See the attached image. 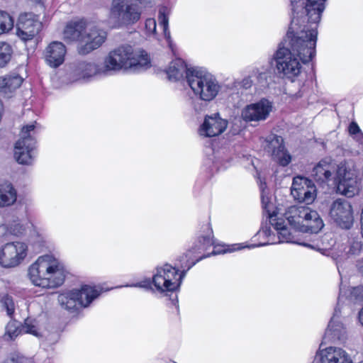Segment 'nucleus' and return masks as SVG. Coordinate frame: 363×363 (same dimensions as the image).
Segmentation results:
<instances>
[{
	"mask_svg": "<svg viewBox=\"0 0 363 363\" xmlns=\"http://www.w3.org/2000/svg\"><path fill=\"white\" fill-rule=\"evenodd\" d=\"M340 313V303H338L325 330V340L333 342H342L347 339V328L342 320Z\"/></svg>",
	"mask_w": 363,
	"mask_h": 363,
	"instance_id": "18",
	"label": "nucleus"
},
{
	"mask_svg": "<svg viewBox=\"0 0 363 363\" xmlns=\"http://www.w3.org/2000/svg\"><path fill=\"white\" fill-rule=\"evenodd\" d=\"M255 77L257 81L258 84L262 87H265L267 86L268 82L267 79L269 77V73L267 72H258L257 71L255 73Z\"/></svg>",
	"mask_w": 363,
	"mask_h": 363,
	"instance_id": "36",
	"label": "nucleus"
},
{
	"mask_svg": "<svg viewBox=\"0 0 363 363\" xmlns=\"http://www.w3.org/2000/svg\"><path fill=\"white\" fill-rule=\"evenodd\" d=\"M16 190L11 183L0 184V207L10 206L16 201Z\"/></svg>",
	"mask_w": 363,
	"mask_h": 363,
	"instance_id": "26",
	"label": "nucleus"
},
{
	"mask_svg": "<svg viewBox=\"0 0 363 363\" xmlns=\"http://www.w3.org/2000/svg\"><path fill=\"white\" fill-rule=\"evenodd\" d=\"M30 1L33 3H35V4H43V0H30Z\"/></svg>",
	"mask_w": 363,
	"mask_h": 363,
	"instance_id": "47",
	"label": "nucleus"
},
{
	"mask_svg": "<svg viewBox=\"0 0 363 363\" xmlns=\"http://www.w3.org/2000/svg\"><path fill=\"white\" fill-rule=\"evenodd\" d=\"M351 295L357 300H360L363 298V287L357 286L352 289Z\"/></svg>",
	"mask_w": 363,
	"mask_h": 363,
	"instance_id": "40",
	"label": "nucleus"
},
{
	"mask_svg": "<svg viewBox=\"0 0 363 363\" xmlns=\"http://www.w3.org/2000/svg\"><path fill=\"white\" fill-rule=\"evenodd\" d=\"M12 54L13 50L9 44L0 43V67H4L9 63Z\"/></svg>",
	"mask_w": 363,
	"mask_h": 363,
	"instance_id": "29",
	"label": "nucleus"
},
{
	"mask_svg": "<svg viewBox=\"0 0 363 363\" xmlns=\"http://www.w3.org/2000/svg\"><path fill=\"white\" fill-rule=\"evenodd\" d=\"M284 216L294 228L301 232L317 233L324 225L317 211L304 206H291Z\"/></svg>",
	"mask_w": 363,
	"mask_h": 363,
	"instance_id": "7",
	"label": "nucleus"
},
{
	"mask_svg": "<svg viewBox=\"0 0 363 363\" xmlns=\"http://www.w3.org/2000/svg\"><path fill=\"white\" fill-rule=\"evenodd\" d=\"M312 363H352V360L342 348L328 347L317 352Z\"/></svg>",
	"mask_w": 363,
	"mask_h": 363,
	"instance_id": "20",
	"label": "nucleus"
},
{
	"mask_svg": "<svg viewBox=\"0 0 363 363\" xmlns=\"http://www.w3.org/2000/svg\"><path fill=\"white\" fill-rule=\"evenodd\" d=\"M330 216L342 229H350L354 223L353 209L345 199H337L330 206Z\"/></svg>",
	"mask_w": 363,
	"mask_h": 363,
	"instance_id": "14",
	"label": "nucleus"
},
{
	"mask_svg": "<svg viewBox=\"0 0 363 363\" xmlns=\"http://www.w3.org/2000/svg\"><path fill=\"white\" fill-rule=\"evenodd\" d=\"M359 320L363 326V306L361 311L359 312Z\"/></svg>",
	"mask_w": 363,
	"mask_h": 363,
	"instance_id": "45",
	"label": "nucleus"
},
{
	"mask_svg": "<svg viewBox=\"0 0 363 363\" xmlns=\"http://www.w3.org/2000/svg\"><path fill=\"white\" fill-rule=\"evenodd\" d=\"M264 150L270 154L272 160L283 167L287 166L291 160V156L286 150L281 136L270 135L265 140Z\"/></svg>",
	"mask_w": 363,
	"mask_h": 363,
	"instance_id": "17",
	"label": "nucleus"
},
{
	"mask_svg": "<svg viewBox=\"0 0 363 363\" xmlns=\"http://www.w3.org/2000/svg\"><path fill=\"white\" fill-rule=\"evenodd\" d=\"M13 26V20L6 12L0 11V35L9 31Z\"/></svg>",
	"mask_w": 363,
	"mask_h": 363,
	"instance_id": "30",
	"label": "nucleus"
},
{
	"mask_svg": "<svg viewBox=\"0 0 363 363\" xmlns=\"http://www.w3.org/2000/svg\"><path fill=\"white\" fill-rule=\"evenodd\" d=\"M34 128L33 124L24 126L21 130L20 139L15 144L14 157L19 164H30L32 162L31 152L35 148V140L30 133Z\"/></svg>",
	"mask_w": 363,
	"mask_h": 363,
	"instance_id": "12",
	"label": "nucleus"
},
{
	"mask_svg": "<svg viewBox=\"0 0 363 363\" xmlns=\"http://www.w3.org/2000/svg\"><path fill=\"white\" fill-rule=\"evenodd\" d=\"M187 84L194 95L204 101L214 99L220 89L216 78L199 68L188 72Z\"/></svg>",
	"mask_w": 363,
	"mask_h": 363,
	"instance_id": "8",
	"label": "nucleus"
},
{
	"mask_svg": "<svg viewBox=\"0 0 363 363\" xmlns=\"http://www.w3.org/2000/svg\"><path fill=\"white\" fill-rule=\"evenodd\" d=\"M140 11L136 4L127 0H113L111 2L108 21L114 28L135 23L140 18Z\"/></svg>",
	"mask_w": 363,
	"mask_h": 363,
	"instance_id": "9",
	"label": "nucleus"
},
{
	"mask_svg": "<svg viewBox=\"0 0 363 363\" xmlns=\"http://www.w3.org/2000/svg\"><path fill=\"white\" fill-rule=\"evenodd\" d=\"M278 237L279 238V242H292L293 238L291 233L289 231V230L286 228H283L279 232H277Z\"/></svg>",
	"mask_w": 363,
	"mask_h": 363,
	"instance_id": "35",
	"label": "nucleus"
},
{
	"mask_svg": "<svg viewBox=\"0 0 363 363\" xmlns=\"http://www.w3.org/2000/svg\"><path fill=\"white\" fill-rule=\"evenodd\" d=\"M108 75L105 72V65L100 66L94 62L82 61L76 63L70 72V77L73 82L86 80L99 75Z\"/></svg>",
	"mask_w": 363,
	"mask_h": 363,
	"instance_id": "19",
	"label": "nucleus"
},
{
	"mask_svg": "<svg viewBox=\"0 0 363 363\" xmlns=\"http://www.w3.org/2000/svg\"><path fill=\"white\" fill-rule=\"evenodd\" d=\"M64 39L77 42V51L87 55L99 48L106 38V33L84 19L69 22L63 31Z\"/></svg>",
	"mask_w": 363,
	"mask_h": 363,
	"instance_id": "3",
	"label": "nucleus"
},
{
	"mask_svg": "<svg viewBox=\"0 0 363 363\" xmlns=\"http://www.w3.org/2000/svg\"><path fill=\"white\" fill-rule=\"evenodd\" d=\"M105 72L108 74L121 70H140L149 67L150 61L145 51L136 52L129 45H121L105 57Z\"/></svg>",
	"mask_w": 363,
	"mask_h": 363,
	"instance_id": "5",
	"label": "nucleus"
},
{
	"mask_svg": "<svg viewBox=\"0 0 363 363\" xmlns=\"http://www.w3.org/2000/svg\"><path fill=\"white\" fill-rule=\"evenodd\" d=\"M23 331L20 329L16 322H9L6 327L5 338L7 340H13Z\"/></svg>",
	"mask_w": 363,
	"mask_h": 363,
	"instance_id": "31",
	"label": "nucleus"
},
{
	"mask_svg": "<svg viewBox=\"0 0 363 363\" xmlns=\"http://www.w3.org/2000/svg\"><path fill=\"white\" fill-rule=\"evenodd\" d=\"M43 24L37 16L31 13L21 14L16 25V34L23 40L33 39L42 29Z\"/></svg>",
	"mask_w": 363,
	"mask_h": 363,
	"instance_id": "15",
	"label": "nucleus"
},
{
	"mask_svg": "<svg viewBox=\"0 0 363 363\" xmlns=\"http://www.w3.org/2000/svg\"><path fill=\"white\" fill-rule=\"evenodd\" d=\"M313 32L312 38H307L304 32L298 30L296 20L289 27L286 38L274 55L276 69L281 77L293 79L298 77L302 68L299 60L306 64L315 56V32Z\"/></svg>",
	"mask_w": 363,
	"mask_h": 363,
	"instance_id": "1",
	"label": "nucleus"
},
{
	"mask_svg": "<svg viewBox=\"0 0 363 363\" xmlns=\"http://www.w3.org/2000/svg\"><path fill=\"white\" fill-rule=\"evenodd\" d=\"M262 203L263 208L267 212V213H269V210L268 209V204H269V199L267 197L265 198L264 195L262 196Z\"/></svg>",
	"mask_w": 363,
	"mask_h": 363,
	"instance_id": "43",
	"label": "nucleus"
},
{
	"mask_svg": "<svg viewBox=\"0 0 363 363\" xmlns=\"http://www.w3.org/2000/svg\"><path fill=\"white\" fill-rule=\"evenodd\" d=\"M66 52V48L62 43L53 41L45 48L43 57L50 67L57 68L64 62Z\"/></svg>",
	"mask_w": 363,
	"mask_h": 363,
	"instance_id": "22",
	"label": "nucleus"
},
{
	"mask_svg": "<svg viewBox=\"0 0 363 363\" xmlns=\"http://www.w3.org/2000/svg\"><path fill=\"white\" fill-rule=\"evenodd\" d=\"M272 111V103L263 98L247 105L241 111V117L245 122H259L266 120Z\"/></svg>",
	"mask_w": 363,
	"mask_h": 363,
	"instance_id": "16",
	"label": "nucleus"
},
{
	"mask_svg": "<svg viewBox=\"0 0 363 363\" xmlns=\"http://www.w3.org/2000/svg\"><path fill=\"white\" fill-rule=\"evenodd\" d=\"M32 283L42 288L52 289L61 286L65 279L66 271L62 263L50 255H44L28 269Z\"/></svg>",
	"mask_w": 363,
	"mask_h": 363,
	"instance_id": "4",
	"label": "nucleus"
},
{
	"mask_svg": "<svg viewBox=\"0 0 363 363\" xmlns=\"http://www.w3.org/2000/svg\"><path fill=\"white\" fill-rule=\"evenodd\" d=\"M270 229L268 228H262V233L265 235H268L270 234Z\"/></svg>",
	"mask_w": 363,
	"mask_h": 363,
	"instance_id": "46",
	"label": "nucleus"
},
{
	"mask_svg": "<svg viewBox=\"0 0 363 363\" xmlns=\"http://www.w3.org/2000/svg\"><path fill=\"white\" fill-rule=\"evenodd\" d=\"M227 126L228 121L221 118L218 113H215L205 117L199 132L201 135L214 137L223 133Z\"/></svg>",
	"mask_w": 363,
	"mask_h": 363,
	"instance_id": "21",
	"label": "nucleus"
},
{
	"mask_svg": "<svg viewBox=\"0 0 363 363\" xmlns=\"http://www.w3.org/2000/svg\"><path fill=\"white\" fill-rule=\"evenodd\" d=\"M1 303L3 307L6 310L7 314L11 316L15 309L13 298L9 296H6L1 299Z\"/></svg>",
	"mask_w": 363,
	"mask_h": 363,
	"instance_id": "33",
	"label": "nucleus"
},
{
	"mask_svg": "<svg viewBox=\"0 0 363 363\" xmlns=\"http://www.w3.org/2000/svg\"><path fill=\"white\" fill-rule=\"evenodd\" d=\"M269 218L270 224L274 228V229L279 232L286 225H284V220L282 218H277V215L269 213Z\"/></svg>",
	"mask_w": 363,
	"mask_h": 363,
	"instance_id": "34",
	"label": "nucleus"
},
{
	"mask_svg": "<svg viewBox=\"0 0 363 363\" xmlns=\"http://www.w3.org/2000/svg\"><path fill=\"white\" fill-rule=\"evenodd\" d=\"M241 85L245 89H248L252 86V80L250 77H247L244 78L241 82Z\"/></svg>",
	"mask_w": 363,
	"mask_h": 363,
	"instance_id": "42",
	"label": "nucleus"
},
{
	"mask_svg": "<svg viewBox=\"0 0 363 363\" xmlns=\"http://www.w3.org/2000/svg\"><path fill=\"white\" fill-rule=\"evenodd\" d=\"M150 284L151 281L150 280H146L143 283H138L133 286L136 287H149L150 286Z\"/></svg>",
	"mask_w": 363,
	"mask_h": 363,
	"instance_id": "44",
	"label": "nucleus"
},
{
	"mask_svg": "<svg viewBox=\"0 0 363 363\" xmlns=\"http://www.w3.org/2000/svg\"><path fill=\"white\" fill-rule=\"evenodd\" d=\"M28 246L23 242H7L0 250V264L6 268L19 265L27 256Z\"/></svg>",
	"mask_w": 363,
	"mask_h": 363,
	"instance_id": "13",
	"label": "nucleus"
},
{
	"mask_svg": "<svg viewBox=\"0 0 363 363\" xmlns=\"http://www.w3.org/2000/svg\"><path fill=\"white\" fill-rule=\"evenodd\" d=\"M265 244H259L257 246H262ZM238 246L237 248L235 247H228L227 249L223 250L222 252H216L213 251L211 253L207 255L206 256H203L199 259H201L203 257H208L210 255H216L220 253H226L231 252L236 250H241L245 247H255L257 245H253L251 246H243L242 244L236 245ZM192 262L186 270H183L179 274V270L175 267H172L170 264H166L163 267H157V272L152 277V283L156 287L157 290L160 292H165V291H175L179 289L183 279L186 276V272L189 270L197 262Z\"/></svg>",
	"mask_w": 363,
	"mask_h": 363,
	"instance_id": "6",
	"label": "nucleus"
},
{
	"mask_svg": "<svg viewBox=\"0 0 363 363\" xmlns=\"http://www.w3.org/2000/svg\"><path fill=\"white\" fill-rule=\"evenodd\" d=\"M99 294L95 287L84 285L80 289H73L59 294L57 301L63 308L74 312L79 307H88Z\"/></svg>",
	"mask_w": 363,
	"mask_h": 363,
	"instance_id": "10",
	"label": "nucleus"
},
{
	"mask_svg": "<svg viewBox=\"0 0 363 363\" xmlns=\"http://www.w3.org/2000/svg\"><path fill=\"white\" fill-rule=\"evenodd\" d=\"M22 81L19 76L0 77V91L5 94L11 93L21 86Z\"/></svg>",
	"mask_w": 363,
	"mask_h": 363,
	"instance_id": "27",
	"label": "nucleus"
},
{
	"mask_svg": "<svg viewBox=\"0 0 363 363\" xmlns=\"http://www.w3.org/2000/svg\"><path fill=\"white\" fill-rule=\"evenodd\" d=\"M169 12L165 6L161 7L158 13L159 25L162 28L164 35L167 40L171 38L170 32L169 30Z\"/></svg>",
	"mask_w": 363,
	"mask_h": 363,
	"instance_id": "28",
	"label": "nucleus"
},
{
	"mask_svg": "<svg viewBox=\"0 0 363 363\" xmlns=\"http://www.w3.org/2000/svg\"><path fill=\"white\" fill-rule=\"evenodd\" d=\"M311 177L321 184L334 179L337 183V192L348 198L353 197L359 191L355 171L347 168L345 164H337L330 158L321 160L313 168Z\"/></svg>",
	"mask_w": 363,
	"mask_h": 363,
	"instance_id": "2",
	"label": "nucleus"
},
{
	"mask_svg": "<svg viewBox=\"0 0 363 363\" xmlns=\"http://www.w3.org/2000/svg\"><path fill=\"white\" fill-rule=\"evenodd\" d=\"M362 235L350 233L347 242L345 243L343 251L348 257L357 256L360 254L363 248Z\"/></svg>",
	"mask_w": 363,
	"mask_h": 363,
	"instance_id": "25",
	"label": "nucleus"
},
{
	"mask_svg": "<svg viewBox=\"0 0 363 363\" xmlns=\"http://www.w3.org/2000/svg\"><path fill=\"white\" fill-rule=\"evenodd\" d=\"M349 132H350V134H351V135H356V134L359 133V138L361 139H363V133L361 132V130L357 123L352 122L350 124Z\"/></svg>",
	"mask_w": 363,
	"mask_h": 363,
	"instance_id": "38",
	"label": "nucleus"
},
{
	"mask_svg": "<svg viewBox=\"0 0 363 363\" xmlns=\"http://www.w3.org/2000/svg\"><path fill=\"white\" fill-rule=\"evenodd\" d=\"M198 69L197 67H187L185 62L180 58L171 62L167 69V74L170 81L177 82L184 78L187 80V74L191 70Z\"/></svg>",
	"mask_w": 363,
	"mask_h": 363,
	"instance_id": "24",
	"label": "nucleus"
},
{
	"mask_svg": "<svg viewBox=\"0 0 363 363\" xmlns=\"http://www.w3.org/2000/svg\"><path fill=\"white\" fill-rule=\"evenodd\" d=\"M302 245H304V246L309 247H313L311 245L305 243V242L302 243Z\"/></svg>",
	"mask_w": 363,
	"mask_h": 363,
	"instance_id": "48",
	"label": "nucleus"
},
{
	"mask_svg": "<svg viewBox=\"0 0 363 363\" xmlns=\"http://www.w3.org/2000/svg\"><path fill=\"white\" fill-rule=\"evenodd\" d=\"M25 359L18 354H13L9 357L4 363H24Z\"/></svg>",
	"mask_w": 363,
	"mask_h": 363,
	"instance_id": "39",
	"label": "nucleus"
},
{
	"mask_svg": "<svg viewBox=\"0 0 363 363\" xmlns=\"http://www.w3.org/2000/svg\"><path fill=\"white\" fill-rule=\"evenodd\" d=\"M21 330L25 333H30L38 336L36 320L35 319L30 318H26L24 321V324L21 326Z\"/></svg>",
	"mask_w": 363,
	"mask_h": 363,
	"instance_id": "32",
	"label": "nucleus"
},
{
	"mask_svg": "<svg viewBox=\"0 0 363 363\" xmlns=\"http://www.w3.org/2000/svg\"><path fill=\"white\" fill-rule=\"evenodd\" d=\"M326 0H306L305 9L306 16L301 19L298 17L293 18L290 26L296 20L299 31H303L307 35V38H312L313 30L315 35L314 40L317 41L318 24L320 21L321 16L325 8Z\"/></svg>",
	"mask_w": 363,
	"mask_h": 363,
	"instance_id": "11",
	"label": "nucleus"
},
{
	"mask_svg": "<svg viewBox=\"0 0 363 363\" xmlns=\"http://www.w3.org/2000/svg\"><path fill=\"white\" fill-rule=\"evenodd\" d=\"M145 27L147 30L152 32H155L156 29V21L153 18H149L146 20Z\"/></svg>",
	"mask_w": 363,
	"mask_h": 363,
	"instance_id": "41",
	"label": "nucleus"
},
{
	"mask_svg": "<svg viewBox=\"0 0 363 363\" xmlns=\"http://www.w3.org/2000/svg\"><path fill=\"white\" fill-rule=\"evenodd\" d=\"M199 242L203 246V247L212 245L213 244L212 232L211 231L207 235L201 237Z\"/></svg>",
	"mask_w": 363,
	"mask_h": 363,
	"instance_id": "37",
	"label": "nucleus"
},
{
	"mask_svg": "<svg viewBox=\"0 0 363 363\" xmlns=\"http://www.w3.org/2000/svg\"><path fill=\"white\" fill-rule=\"evenodd\" d=\"M298 179L302 180L301 178H295L293 181L291 194L294 199L306 204L311 203L315 198V190L313 187L308 185L306 186H301L298 184Z\"/></svg>",
	"mask_w": 363,
	"mask_h": 363,
	"instance_id": "23",
	"label": "nucleus"
}]
</instances>
